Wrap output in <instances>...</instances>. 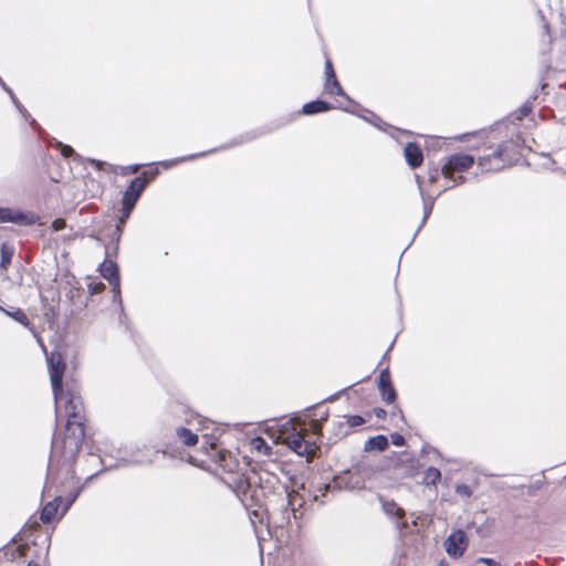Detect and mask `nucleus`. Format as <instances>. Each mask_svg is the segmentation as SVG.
Segmentation results:
<instances>
[{"mask_svg":"<svg viewBox=\"0 0 566 566\" xmlns=\"http://www.w3.org/2000/svg\"><path fill=\"white\" fill-rule=\"evenodd\" d=\"M455 493L460 496L471 497L473 491L470 485L461 483L455 485Z\"/></svg>","mask_w":566,"mask_h":566,"instance_id":"42","label":"nucleus"},{"mask_svg":"<svg viewBox=\"0 0 566 566\" xmlns=\"http://www.w3.org/2000/svg\"><path fill=\"white\" fill-rule=\"evenodd\" d=\"M290 495H291V503L293 504L292 507L294 509L293 518L295 521H298L303 517V514H304L303 507L305 505V499L294 490H290Z\"/></svg>","mask_w":566,"mask_h":566,"instance_id":"32","label":"nucleus"},{"mask_svg":"<svg viewBox=\"0 0 566 566\" xmlns=\"http://www.w3.org/2000/svg\"><path fill=\"white\" fill-rule=\"evenodd\" d=\"M256 484L261 489L262 496L265 497V507L272 504V501L280 499L289 490L286 484L281 483L280 479L268 471L258 472Z\"/></svg>","mask_w":566,"mask_h":566,"instance_id":"9","label":"nucleus"},{"mask_svg":"<svg viewBox=\"0 0 566 566\" xmlns=\"http://www.w3.org/2000/svg\"><path fill=\"white\" fill-rule=\"evenodd\" d=\"M390 438H391V443H392L394 446H396V447H402V446H405V444H406V439H405V437H403L402 434H400V433H397V432H396V433H392V434L390 436Z\"/></svg>","mask_w":566,"mask_h":566,"instance_id":"45","label":"nucleus"},{"mask_svg":"<svg viewBox=\"0 0 566 566\" xmlns=\"http://www.w3.org/2000/svg\"><path fill=\"white\" fill-rule=\"evenodd\" d=\"M88 163L97 170H102L105 166H108L111 171L117 172V170H119L120 175H123V176L136 174L144 166L143 164H133V165H128V166H113V165H108L105 161L93 159V158H90Z\"/></svg>","mask_w":566,"mask_h":566,"instance_id":"22","label":"nucleus"},{"mask_svg":"<svg viewBox=\"0 0 566 566\" xmlns=\"http://www.w3.org/2000/svg\"><path fill=\"white\" fill-rule=\"evenodd\" d=\"M134 209L135 208H133V207L122 205L120 213L117 218V223L115 227L124 229V226L127 222V220L129 219Z\"/></svg>","mask_w":566,"mask_h":566,"instance_id":"38","label":"nucleus"},{"mask_svg":"<svg viewBox=\"0 0 566 566\" xmlns=\"http://www.w3.org/2000/svg\"><path fill=\"white\" fill-rule=\"evenodd\" d=\"M441 480V472L434 467H429L423 474V483L426 485H437Z\"/></svg>","mask_w":566,"mask_h":566,"instance_id":"34","label":"nucleus"},{"mask_svg":"<svg viewBox=\"0 0 566 566\" xmlns=\"http://www.w3.org/2000/svg\"><path fill=\"white\" fill-rule=\"evenodd\" d=\"M159 453L171 458L176 457L175 450L169 447L157 449L147 443L129 442L116 450V454L112 455L115 462L104 465L102 471L106 472L127 467H151Z\"/></svg>","mask_w":566,"mask_h":566,"instance_id":"5","label":"nucleus"},{"mask_svg":"<svg viewBox=\"0 0 566 566\" xmlns=\"http://www.w3.org/2000/svg\"><path fill=\"white\" fill-rule=\"evenodd\" d=\"M343 418L345 419V422H347L349 431L356 427L363 426L366 422L365 418L359 415L345 416Z\"/></svg>","mask_w":566,"mask_h":566,"instance_id":"39","label":"nucleus"},{"mask_svg":"<svg viewBox=\"0 0 566 566\" xmlns=\"http://www.w3.org/2000/svg\"><path fill=\"white\" fill-rule=\"evenodd\" d=\"M258 472L250 471L248 475H233L231 480H226L224 484L232 490L240 502L247 510L253 509L265 511V497L260 492L261 489L256 484Z\"/></svg>","mask_w":566,"mask_h":566,"instance_id":"8","label":"nucleus"},{"mask_svg":"<svg viewBox=\"0 0 566 566\" xmlns=\"http://www.w3.org/2000/svg\"><path fill=\"white\" fill-rule=\"evenodd\" d=\"M334 489V483H317L311 482L308 486L305 483L301 484V490L305 492L307 497L313 502H319L324 504V501H319L321 497H325L328 492Z\"/></svg>","mask_w":566,"mask_h":566,"instance_id":"19","label":"nucleus"},{"mask_svg":"<svg viewBox=\"0 0 566 566\" xmlns=\"http://www.w3.org/2000/svg\"><path fill=\"white\" fill-rule=\"evenodd\" d=\"M40 217L34 212H25L10 207H0V223H14L18 226H33Z\"/></svg>","mask_w":566,"mask_h":566,"instance_id":"14","label":"nucleus"},{"mask_svg":"<svg viewBox=\"0 0 566 566\" xmlns=\"http://www.w3.org/2000/svg\"><path fill=\"white\" fill-rule=\"evenodd\" d=\"M50 497H52V500L44 504L40 514V520L44 524H50L54 521L59 513L61 504L63 503V501H65L64 499L61 497V494H53Z\"/></svg>","mask_w":566,"mask_h":566,"instance_id":"20","label":"nucleus"},{"mask_svg":"<svg viewBox=\"0 0 566 566\" xmlns=\"http://www.w3.org/2000/svg\"><path fill=\"white\" fill-rule=\"evenodd\" d=\"M350 432L348 430V424L345 422V419L340 417L338 420L333 421L331 434L327 438V443L335 444L337 441L348 436Z\"/></svg>","mask_w":566,"mask_h":566,"instance_id":"24","label":"nucleus"},{"mask_svg":"<svg viewBox=\"0 0 566 566\" xmlns=\"http://www.w3.org/2000/svg\"><path fill=\"white\" fill-rule=\"evenodd\" d=\"M30 125H31L35 130H40V129H41L40 125L38 124V122H36L34 118H31V120H30Z\"/></svg>","mask_w":566,"mask_h":566,"instance_id":"54","label":"nucleus"},{"mask_svg":"<svg viewBox=\"0 0 566 566\" xmlns=\"http://www.w3.org/2000/svg\"><path fill=\"white\" fill-rule=\"evenodd\" d=\"M255 448H256L258 450H261V448H264V451H265V453H266V454H270V452H271V447H269V446L265 443V441H264V440H262V439H258V440H255Z\"/></svg>","mask_w":566,"mask_h":566,"instance_id":"49","label":"nucleus"},{"mask_svg":"<svg viewBox=\"0 0 566 566\" xmlns=\"http://www.w3.org/2000/svg\"><path fill=\"white\" fill-rule=\"evenodd\" d=\"M48 361L54 401L59 406L64 396L62 381L64 376L65 364L62 359L54 360L53 358H51Z\"/></svg>","mask_w":566,"mask_h":566,"instance_id":"15","label":"nucleus"},{"mask_svg":"<svg viewBox=\"0 0 566 566\" xmlns=\"http://www.w3.org/2000/svg\"><path fill=\"white\" fill-rule=\"evenodd\" d=\"M478 564H484L486 566H502L497 560L490 557H479L476 559Z\"/></svg>","mask_w":566,"mask_h":566,"instance_id":"48","label":"nucleus"},{"mask_svg":"<svg viewBox=\"0 0 566 566\" xmlns=\"http://www.w3.org/2000/svg\"><path fill=\"white\" fill-rule=\"evenodd\" d=\"M14 247L9 242H3L0 247V269L1 270H8L12 262V258L14 255Z\"/></svg>","mask_w":566,"mask_h":566,"instance_id":"33","label":"nucleus"},{"mask_svg":"<svg viewBox=\"0 0 566 566\" xmlns=\"http://www.w3.org/2000/svg\"><path fill=\"white\" fill-rule=\"evenodd\" d=\"M439 566H447V565H446L443 562H441V563L439 564Z\"/></svg>","mask_w":566,"mask_h":566,"instance_id":"60","label":"nucleus"},{"mask_svg":"<svg viewBox=\"0 0 566 566\" xmlns=\"http://www.w3.org/2000/svg\"><path fill=\"white\" fill-rule=\"evenodd\" d=\"M123 234V229L115 227L109 237H111V244L106 247V254H109V250L113 249V253L116 254L118 251V244L120 241Z\"/></svg>","mask_w":566,"mask_h":566,"instance_id":"35","label":"nucleus"},{"mask_svg":"<svg viewBox=\"0 0 566 566\" xmlns=\"http://www.w3.org/2000/svg\"><path fill=\"white\" fill-rule=\"evenodd\" d=\"M339 394L340 392H337V394H334V395L329 396L328 398L325 399V401H329V402L335 401L338 398Z\"/></svg>","mask_w":566,"mask_h":566,"instance_id":"56","label":"nucleus"},{"mask_svg":"<svg viewBox=\"0 0 566 566\" xmlns=\"http://www.w3.org/2000/svg\"><path fill=\"white\" fill-rule=\"evenodd\" d=\"M78 452H74L71 458L65 454L64 446H61L57 438L52 440L51 455L48 464L46 481L43 488L42 496H51L61 494L64 499L61 517L70 510L77 500L85 485L102 474L99 470L88 475L83 484H80L78 478L75 475L74 462Z\"/></svg>","mask_w":566,"mask_h":566,"instance_id":"1","label":"nucleus"},{"mask_svg":"<svg viewBox=\"0 0 566 566\" xmlns=\"http://www.w3.org/2000/svg\"><path fill=\"white\" fill-rule=\"evenodd\" d=\"M1 87L3 88V91H4V92H7V93H8V95L10 96V98H12V97H14V96H15V94L13 93V91H12V90L7 85V84H3Z\"/></svg>","mask_w":566,"mask_h":566,"instance_id":"53","label":"nucleus"},{"mask_svg":"<svg viewBox=\"0 0 566 566\" xmlns=\"http://www.w3.org/2000/svg\"><path fill=\"white\" fill-rule=\"evenodd\" d=\"M532 112V106L528 104L522 105L517 111L513 112L507 118L501 123L495 124V129H501L506 125V122H510L512 125H515L517 122H521L524 117L528 116Z\"/></svg>","mask_w":566,"mask_h":566,"instance_id":"29","label":"nucleus"},{"mask_svg":"<svg viewBox=\"0 0 566 566\" xmlns=\"http://www.w3.org/2000/svg\"><path fill=\"white\" fill-rule=\"evenodd\" d=\"M314 411L315 406L308 407L303 413H295L280 427V439L297 455L308 457L314 453L316 446L307 439V434H321L323 423L328 418V409L323 410L319 418H316Z\"/></svg>","mask_w":566,"mask_h":566,"instance_id":"2","label":"nucleus"},{"mask_svg":"<svg viewBox=\"0 0 566 566\" xmlns=\"http://www.w3.org/2000/svg\"><path fill=\"white\" fill-rule=\"evenodd\" d=\"M334 489L342 491H356L365 489V478L360 465H354L333 478Z\"/></svg>","mask_w":566,"mask_h":566,"instance_id":"11","label":"nucleus"},{"mask_svg":"<svg viewBox=\"0 0 566 566\" xmlns=\"http://www.w3.org/2000/svg\"><path fill=\"white\" fill-rule=\"evenodd\" d=\"M392 384L389 368H385L378 376V388Z\"/></svg>","mask_w":566,"mask_h":566,"instance_id":"41","label":"nucleus"},{"mask_svg":"<svg viewBox=\"0 0 566 566\" xmlns=\"http://www.w3.org/2000/svg\"><path fill=\"white\" fill-rule=\"evenodd\" d=\"M27 566H40L36 562L30 560Z\"/></svg>","mask_w":566,"mask_h":566,"instance_id":"58","label":"nucleus"},{"mask_svg":"<svg viewBox=\"0 0 566 566\" xmlns=\"http://www.w3.org/2000/svg\"><path fill=\"white\" fill-rule=\"evenodd\" d=\"M420 196L422 199L423 217H422V220H421L418 229L416 230V232L412 237L411 242L415 240V238L420 232V230L422 229V227L426 224L427 220L429 219L430 214L432 213V209H433L434 201L437 198V197H432V196H426L423 191H421Z\"/></svg>","mask_w":566,"mask_h":566,"instance_id":"26","label":"nucleus"},{"mask_svg":"<svg viewBox=\"0 0 566 566\" xmlns=\"http://www.w3.org/2000/svg\"><path fill=\"white\" fill-rule=\"evenodd\" d=\"M65 226H66L65 220L61 219V218L54 219L51 223V228L55 232L63 230L65 228Z\"/></svg>","mask_w":566,"mask_h":566,"instance_id":"47","label":"nucleus"},{"mask_svg":"<svg viewBox=\"0 0 566 566\" xmlns=\"http://www.w3.org/2000/svg\"><path fill=\"white\" fill-rule=\"evenodd\" d=\"M389 447L388 438L385 434H378L375 437H370L364 444V451L371 452L378 451L382 452L387 450Z\"/></svg>","mask_w":566,"mask_h":566,"instance_id":"25","label":"nucleus"},{"mask_svg":"<svg viewBox=\"0 0 566 566\" xmlns=\"http://www.w3.org/2000/svg\"><path fill=\"white\" fill-rule=\"evenodd\" d=\"M382 510L386 514L401 517L403 515V510L398 506V504L395 501H384L382 502Z\"/></svg>","mask_w":566,"mask_h":566,"instance_id":"37","label":"nucleus"},{"mask_svg":"<svg viewBox=\"0 0 566 566\" xmlns=\"http://www.w3.org/2000/svg\"><path fill=\"white\" fill-rule=\"evenodd\" d=\"M338 108L346 113H349V114H353V115H356V116L363 118L367 123H370L371 125H374L375 127H377L381 130H385V126H387V124L380 117H378L376 114H374L373 112L367 111L370 114V117H367V116L358 114L354 108H349V107H338Z\"/></svg>","mask_w":566,"mask_h":566,"instance_id":"31","label":"nucleus"},{"mask_svg":"<svg viewBox=\"0 0 566 566\" xmlns=\"http://www.w3.org/2000/svg\"><path fill=\"white\" fill-rule=\"evenodd\" d=\"M555 170H556V171H559V172H562V174H564V175H566V171H565V170H563V169H562V168H559V167H556V168H555Z\"/></svg>","mask_w":566,"mask_h":566,"instance_id":"59","label":"nucleus"},{"mask_svg":"<svg viewBox=\"0 0 566 566\" xmlns=\"http://www.w3.org/2000/svg\"><path fill=\"white\" fill-rule=\"evenodd\" d=\"M524 139L517 134L509 140L497 144L495 147L490 145L485 153L478 158V167L481 172L500 171L506 166H511L515 159L517 149L523 145Z\"/></svg>","mask_w":566,"mask_h":566,"instance_id":"7","label":"nucleus"},{"mask_svg":"<svg viewBox=\"0 0 566 566\" xmlns=\"http://www.w3.org/2000/svg\"><path fill=\"white\" fill-rule=\"evenodd\" d=\"M397 413H402V411H401V409H400V408L395 407V408L392 409V415H394V416H396Z\"/></svg>","mask_w":566,"mask_h":566,"instance_id":"57","label":"nucleus"},{"mask_svg":"<svg viewBox=\"0 0 566 566\" xmlns=\"http://www.w3.org/2000/svg\"><path fill=\"white\" fill-rule=\"evenodd\" d=\"M197 418L201 430L209 429L210 426H212V431L210 433H202L201 448L206 450L211 460H213L224 473L229 474V476L223 478L222 481L231 480L233 475H248L249 473L243 471L235 454L226 449L219 448V439L223 430L209 419L200 418L199 416H197Z\"/></svg>","mask_w":566,"mask_h":566,"instance_id":"4","label":"nucleus"},{"mask_svg":"<svg viewBox=\"0 0 566 566\" xmlns=\"http://www.w3.org/2000/svg\"><path fill=\"white\" fill-rule=\"evenodd\" d=\"M12 103L17 107L18 112L22 115L23 118H29L30 114L27 108L21 104V102L17 98V96L11 98Z\"/></svg>","mask_w":566,"mask_h":566,"instance_id":"44","label":"nucleus"},{"mask_svg":"<svg viewBox=\"0 0 566 566\" xmlns=\"http://www.w3.org/2000/svg\"><path fill=\"white\" fill-rule=\"evenodd\" d=\"M64 407L65 415L67 417L64 434L61 441V446H64L65 454L71 458L74 452H78L83 447L85 438V430L83 423V402L80 396L64 391V396L59 407L55 403L56 411Z\"/></svg>","mask_w":566,"mask_h":566,"instance_id":"3","label":"nucleus"},{"mask_svg":"<svg viewBox=\"0 0 566 566\" xmlns=\"http://www.w3.org/2000/svg\"><path fill=\"white\" fill-rule=\"evenodd\" d=\"M468 545V536L462 530L453 531L444 541L447 554L454 559L461 557L465 553Z\"/></svg>","mask_w":566,"mask_h":566,"instance_id":"17","label":"nucleus"},{"mask_svg":"<svg viewBox=\"0 0 566 566\" xmlns=\"http://www.w3.org/2000/svg\"><path fill=\"white\" fill-rule=\"evenodd\" d=\"M56 147L60 149L61 155L63 157H65V158H69V157H72V156L75 157V158L80 157L70 145L63 144L61 142H57L56 143Z\"/></svg>","mask_w":566,"mask_h":566,"instance_id":"40","label":"nucleus"},{"mask_svg":"<svg viewBox=\"0 0 566 566\" xmlns=\"http://www.w3.org/2000/svg\"><path fill=\"white\" fill-rule=\"evenodd\" d=\"M476 534H478L479 536H481V537H485V536H488V534H486V531H485L484 526H478V527H476Z\"/></svg>","mask_w":566,"mask_h":566,"instance_id":"52","label":"nucleus"},{"mask_svg":"<svg viewBox=\"0 0 566 566\" xmlns=\"http://www.w3.org/2000/svg\"><path fill=\"white\" fill-rule=\"evenodd\" d=\"M280 126H277V125L276 126L264 125V126L253 128L249 132H245L243 134H240V135L233 137L229 142L220 145L219 147H216V148H212V149H209L206 151L197 153V154H190L187 156L177 157L174 159H168V160H163L159 163L151 164V166H155V167L153 169H150L149 171H144L143 174H146V180L149 184L151 180H154L160 174V170L157 167L158 165L164 167L165 169H170L174 166L185 163V161L193 160V159L201 158V157L208 156V155L217 153V151L228 150V149L241 146L243 144L251 143L258 138H261L263 136H266V135L273 133Z\"/></svg>","mask_w":566,"mask_h":566,"instance_id":"6","label":"nucleus"},{"mask_svg":"<svg viewBox=\"0 0 566 566\" xmlns=\"http://www.w3.org/2000/svg\"><path fill=\"white\" fill-rule=\"evenodd\" d=\"M382 400L387 403H394L397 399V391L392 384L378 388Z\"/></svg>","mask_w":566,"mask_h":566,"instance_id":"36","label":"nucleus"},{"mask_svg":"<svg viewBox=\"0 0 566 566\" xmlns=\"http://www.w3.org/2000/svg\"><path fill=\"white\" fill-rule=\"evenodd\" d=\"M440 175H442L441 174V169H439V168L429 169V171H428V180H429V182L430 184H434L439 179Z\"/></svg>","mask_w":566,"mask_h":566,"instance_id":"46","label":"nucleus"},{"mask_svg":"<svg viewBox=\"0 0 566 566\" xmlns=\"http://www.w3.org/2000/svg\"><path fill=\"white\" fill-rule=\"evenodd\" d=\"M475 163V157L469 154L455 153L446 158L441 174L444 178H453V174L469 170Z\"/></svg>","mask_w":566,"mask_h":566,"instance_id":"12","label":"nucleus"},{"mask_svg":"<svg viewBox=\"0 0 566 566\" xmlns=\"http://www.w3.org/2000/svg\"><path fill=\"white\" fill-rule=\"evenodd\" d=\"M403 156L411 169L420 167L423 163V154L417 143H408L403 148Z\"/></svg>","mask_w":566,"mask_h":566,"instance_id":"21","label":"nucleus"},{"mask_svg":"<svg viewBox=\"0 0 566 566\" xmlns=\"http://www.w3.org/2000/svg\"><path fill=\"white\" fill-rule=\"evenodd\" d=\"M291 503L290 489L277 500H273L272 504L265 507V512L272 518L277 527L287 526L293 518V511Z\"/></svg>","mask_w":566,"mask_h":566,"instance_id":"10","label":"nucleus"},{"mask_svg":"<svg viewBox=\"0 0 566 566\" xmlns=\"http://www.w3.org/2000/svg\"><path fill=\"white\" fill-rule=\"evenodd\" d=\"M374 413L378 419H385L387 416L386 410L380 407L375 408Z\"/></svg>","mask_w":566,"mask_h":566,"instance_id":"51","label":"nucleus"},{"mask_svg":"<svg viewBox=\"0 0 566 566\" xmlns=\"http://www.w3.org/2000/svg\"><path fill=\"white\" fill-rule=\"evenodd\" d=\"M28 551V545L8 544L0 549V556H3L8 560H14L18 557L25 556Z\"/></svg>","mask_w":566,"mask_h":566,"instance_id":"27","label":"nucleus"},{"mask_svg":"<svg viewBox=\"0 0 566 566\" xmlns=\"http://www.w3.org/2000/svg\"><path fill=\"white\" fill-rule=\"evenodd\" d=\"M333 108L334 106L329 102L317 98L305 103L298 113L306 116H313L316 114L327 113Z\"/></svg>","mask_w":566,"mask_h":566,"instance_id":"23","label":"nucleus"},{"mask_svg":"<svg viewBox=\"0 0 566 566\" xmlns=\"http://www.w3.org/2000/svg\"><path fill=\"white\" fill-rule=\"evenodd\" d=\"M416 181H417L419 191L420 192L423 191V189H422V180H421V177L419 175H416Z\"/></svg>","mask_w":566,"mask_h":566,"instance_id":"55","label":"nucleus"},{"mask_svg":"<svg viewBox=\"0 0 566 566\" xmlns=\"http://www.w3.org/2000/svg\"><path fill=\"white\" fill-rule=\"evenodd\" d=\"M176 438L186 447H193L198 443V436L186 427H177Z\"/></svg>","mask_w":566,"mask_h":566,"instance_id":"30","label":"nucleus"},{"mask_svg":"<svg viewBox=\"0 0 566 566\" xmlns=\"http://www.w3.org/2000/svg\"><path fill=\"white\" fill-rule=\"evenodd\" d=\"M147 185L146 174L133 178L123 193L122 205L135 208Z\"/></svg>","mask_w":566,"mask_h":566,"instance_id":"16","label":"nucleus"},{"mask_svg":"<svg viewBox=\"0 0 566 566\" xmlns=\"http://www.w3.org/2000/svg\"><path fill=\"white\" fill-rule=\"evenodd\" d=\"M450 180H452L455 185H461V184H464L467 178L464 176H462L461 174L457 175L453 174V178H449Z\"/></svg>","mask_w":566,"mask_h":566,"instance_id":"50","label":"nucleus"},{"mask_svg":"<svg viewBox=\"0 0 566 566\" xmlns=\"http://www.w3.org/2000/svg\"><path fill=\"white\" fill-rule=\"evenodd\" d=\"M324 90L329 95H338L350 103H353L355 106L360 107L359 104L355 103L343 90L342 85L339 84L333 63L329 59L325 61V83H324Z\"/></svg>","mask_w":566,"mask_h":566,"instance_id":"18","label":"nucleus"},{"mask_svg":"<svg viewBox=\"0 0 566 566\" xmlns=\"http://www.w3.org/2000/svg\"><path fill=\"white\" fill-rule=\"evenodd\" d=\"M98 271L101 275L108 281L113 291V301L118 303L120 311L123 312L122 296H120V277L119 268L116 262L108 260L107 258L99 264Z\"/></svg>","mask_w":566,"mask_h":566,"instance_id":"13","label":"nucleus"},{"mask_svg":"<svg viewBox=\"0 0 566 566\" xmlns=\"http://www.w3.org/2000/svg\"><path fill=\"white\" fill-rule=\"evenodd\" d=\"M0 311L22 326L28 327L31 331L33 329L32 324L23 310L19 307H10V310H6L0 305Z\"/></svg>","mask_w":566,"mask_h":566,"instance_id":"28","label":"nucleus"},{"mask_svg":"<svg viewBox=\"0 0 566 566\" xmlns=\"http://www.w3.org/2000/svg\"><path fill=\"white\" fill-rule=\"evenodd\" d=\"M105 284L103 282H91L88 284V292L91 295L99 294L104 291Z\"/></svg>","mask_w":566,"mask_h":566,"instance_id":"43","label":"nucleus"}]
</instances>
